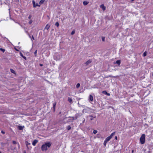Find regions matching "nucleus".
Here are the masks:
<instances>
[{"mask_svg": "<svg viewBox=\"0 0 153 153\" xmlns=\"http://www.w3.org/2000/svg\"><path fill=\"white\" fill-rule=\"evenodd\" d=\"M82 115L81 113H77L75 115L74 117L75 120H76L79 117H80Z\"/></svg>", "mask_w": 153, "mask_h": 153, "instance_id": "4", "label": "nucleus"}, {"mask_svg": "<svg viewBox=\"0 0 153 153\" xmlns=\"http://www.w3.org/2000/svg\"><path fill=\"white\" fill-rule=\"evenodd\" d=\"M50 27V26L48 24H47L46 25V27L45 28V29H47V30H48V29Z\"/></svg>", "mask_w": 153, "mask_h": 153, "instance_id": "15", "label": "nucleus"}, {"mask_svg": "<svg viewBox=\"0 0 153 153\" xmlns=\"http://www.w3.org/2000/svg\"><path fill=\"white\" fill-rule=\"evenodd\" d=\"M32 17V16L31 15H30L28 17V18L29 19H30Z\"/></svg>", "mask_w": 153, "mask_h": 153, "instance_id": "37", "label": "nucleus"}, {"mask_svg": "<svg viewBox=\"0 0 153 153\" xmlns=\"http://www.w3.org/2000/svg\"><path fill=\"white\" fill-rule=\"evenodd\" d=\"M13 143L14 144H16L17 143V142L15 141H13Z\"/></svg>", "mask_w": 153, "mask_h": 153, "instance_id": "33", "label": "nucleus"}, {"mask_svg": "<svg viewBox=\"0 0 153 153\" xmlns=\"http://www.w3.org/2000/svg\"><path fill=\"white\" fill-rule=\"evenodd\" d=\"M38 140H35L33 142H32V144L34 146H35L37 143L38 142Z\"/></svg>", "mask_w": 153, "mask_h": 153, "instance_id": "8", "label": "nucleus"}, {"mask_svg": "<svg viewBox=\"0 0 153 153\" xmlns=\"http://www.w3.org/2000/svg\"><path fill=\"white\" fill-rule=\"evenodd\" d=\"M97 132V131L96 130H94V131H93V133L94 134H96Z\"/></svg>", "mask_w": 153, "mask_h": 153, "instance_id": "29", "label": "nucleus"}, {"mask_svg": "<svg viewBox=\"0 0 153 153\" xmlns=\"http://www.w3.org/2000/svg\"><path fill=\"white\" fill-rule=\"evenodd\" d=\"M102 41L104 42L105 41L104 37L102 36Z\"/></svg>", "mask_w": 153, "mask_h": 153, "instance_id": "30", "label": "nucleus"}, {"mask_svg": "<svg viewBox=\"0 0 153 153\" xmlns=\"http://www.w3.org/2000/svg\"><path fill=\"white\" fill-rule=\"evenodd\" d=\"M89 116L91 117L90 120H93L94 118H95L96 117H93V116H92V115H90Z\"/></svg>", "mask_w": 153, "mask_h": 153, "instance_id": "21", "label": "nucleus"}, {"mask_svg": "<svg viewBox=\"0 0 153 153\" xmlns=\"http://www.w3.org/2000/svg\"><path fill=\"white\" fill-rule=\"evenodd\" d=\"M107 142H106V141H104V142L103 144H104V146H106V143H107Z\"/></svg>", "mask_w": 153, "mask_h": 153, "instance_id": "32", "label": "nucleus"}, {"mask_svg": "<svg viewBox=\"0 0 153 153\" xmlns=\"http://www.w3.org/2000/svg\"><path fill=\"white\" fill-rule=\"evenodd\" d=\"M134 151L132 150V152L133 153V152Z\"/></svg>", "mask_w": 153, "mask_h": 153, "instance_id": "47", "label": "nucleus"}, {"mask_svg": "<svg viewBox=\"0 0 153 153\" xmlns=\"http://www.w3.org/2000/svg\"><path fill=\"white\" fill-rule=\"evenodd\" d=\"M115 139L116 140H117V136H116L115 137Z\"/></svg>", "mask_w": 153, "mask_h": 153, "instance_id": "39", "label": "nucleus"}, {"mask_svg": "<svg viewBox=\"0 0 153 153\" xmlns=\"http://www.w3.org/2000/svg\"><path fill=\"white\" fill-rule=\"evenodd\" d=\"M20 56L22 57L24 59H25L26 60V58L25 56H24L22 53L21 52L20 53Z\"/></svg>", "mask_w": 153, "mask_h": 153, "instance_id": "14", "label": "nucleus"}, {"mask_svg": "<svg viewBox=\"0 0 153 153\" xmlns=\"http://www.w3.org/2000/svg\"><path fill=\"white\" fill-rule=\"evenodd\" d=\"M134 0H131V2H132L134 1Z\"/></svg>", "mask_w": 153, "mask_h": 153, "instance_id": "44", "label": "nucleus"}, {"mask_svg": "<svg viewBox=\"0 0 153 153\" xmlns=\"http://www.w3.org/2000/svg\"><path fill=\"white\" fill-rule=\"evenodd\" d=\"M116 63L119 65L120 63V60H117L116 61Z\"/></svg>", "mask_w": 153, "mask_h": 153, "instance_id": "19", "label": "nucleus"}, {"mask_svg": "<svg viewBox=\"0 0 153 153\" xmlns=\"http://www.w3.org/2000/svg\"><path fill=\"white\" fill-rule=\"evenodd\" d=\"M18 145L19 146V143H18Z\"/></svg>", "mask_w": 153, "mask_h": 153, "instance_id": "50", "label": "nucleus"}, {"mask_svg": "<svg viewBox=\"0 0 153 153\" xmlns=\"http://www.w3.org/2000/svg\"><path fill=\"white\" fill-rule=\"evenodd\" d=\"M152 76H153V74H152Z\"/></svg>", "mask_w": 153, "mask_h": 153, "instance_id": "49", "label": "nucleus"}, {"mask_svg": "<svg viewBox=\"0 0 153 153\" xmlns=\"http://www.w3.org/2000/svg\"><path fill=\"white\" fill-rule=\"evenodd\" d=\"M0 153H1L0 151Z\"/></svg>", "mask_w": 153, "mask_h": 153, "instance_id": "51", "label": "nucleus"}, {"mask_svg": "<svg viewBox=\"0 0 153 153\" xmlns=\"http://www.w3.org/2000/svg\"><path fill=\"white\" fill-rule=\"evenodd\" d=\"M0 50L1 51L3 52H4L5 51L4 49H3L2 48H0Z\"/></svg>", "mask_w": 153, "mask_h": 153, "instance_id": "26", "label": "nucleus"}, {"mask_svg": "<svg viewBox=\"0 0 153 153\" xmlns=\"http://www.w3.org/2000/svg\"><path fill=\"white\" fill-rule=\"evenodd\" d=\"M111 139V138H110V137L109 136H108L106 138V139L105 140V141H106L107 142H108V141H109Z\"/></svg>", "mask_w": 153, "mask_h": 153, "instance_id": "11", "label": "nucleus"}, {"mask_svg": "<svg viewBox=\"0 0 153 153\" xmlns=\"http://www.w3.org/2000/svg\"><path fill=\"white\" fill-rule=\"evenodd\" d=\"M102 93L105 94H107V92L106 91H102Z\"/></svg>", "mask_w": 153, "mask_h": 153, "instance_id": "36", "label": "nucleus"}, {"mask_svg": "<svg viewBox=\"0 0 153 153\" xmlns=\"http://www.w3.org/2000/svg\"><path fill=\"white\" fill-rule=\"evenodd\" d=\"M89 99L91 101H93V97L91 95H89Z\"/></svg>", "mask_w": 153, "mask_h": 153, "instance_id": "9", "label": "nucleus"}, {"mask_svg": "<svg viewBox=\"0 0 153 153\" xmlns=\"http://www.w3.org/2000/svg\"><path fill=\"white\" fill-rule=\"evenodd\" d=\"M10 19H11V18L10 17Z\"/></svg>", "mask_w": 153, "mask_h": 153, "instance_id": "48", "label": "nucleus"}, {"mask_svg": "<svg viewBox=\"0 0 153 153\" xmlns=\"http://www.w3.org/2000/svg\"><path fill=\"white\" fill-rule=\"evenodd\" d=\"M75 33V30H73L71 32V35H74Z\"/></svg>", "mask_w": 153, "mask_h": 153, "instance_id": "25", "label": "nucleus"}, {"mask_svg": "<svg viewBox=\"0 0 153 153\" xmlns=\"http://www.w3.org/2000/svg\"><path fill=\"white\" fill-rule=\"evenodd\" d=\"M109 76V77H112V76H111L110 75Z\"/></svg>", "mask_w": 153, "mask_h": 153, "instance_id": "46", "label": "nucleus"}, {"mask_svg": "<svg viewBox=\"0 0 153 153\" xmlns=\"http://www.w3.org/2000/svg\"><path fill=\"white\" fill-rule=\"evenodd\" d=\"M71 127L70 126H68L67 127V129L68 130H69L71 128Z\"/></svg>", "mask_w": 153, "mask_h": 153, "instance_id": "22", "label": "nucleus"}, {"mask_svg": "<svg viewBox=\"0 0 153 153\" xmlns=\"http://www.w3.org/2000/svg\"><path fill=\"white\" fill-rule=\"evenodd\" d=\"M32 3H33V7L34 8L36 7L37 6H40L39 5H38V4H36L35 1L33 0V1Z\"/></svg>", "mask_w": 153, "mask_h": 153, "instance_id": "5", "label": "nucleus"}, {"mask_svg": "<svg viewBox=\"0 0 153 153\" xmlns=\"http://www.w3.org/2000/svg\"><path fill=\"white\" fill-rule=\"evenodd\" d=\"M89 110H90V109L89 108H87L83 110L86 111H85V112L88 113L89 112Z\"/></svg>", "mask_w": 153, "mask_h": 153, "instance_id": "12", "label": "nucleus"}, {"mask_svg": "<svg viewBox=\"0 0 153 153\" xmlns=\"http://www.w3.org/2000/svg\"><path fill=\"white\" fill-rule=\"evenodd\" d=\"M67 117H65V118H64V120H65V119H67Z\"/></svg>", "mask_w": 153, "mask_h": 153, "instance_id": "42", "label": "nucleus"}, {"mask_svg": "<svg viewBox=\"0 0 153 153\" xmlns=\"http://www.w3.org/2000/svg\"><path fill=\"white\" fill-rule=\"evenodd\" d=\"M100 7L102 9L103 11H104L105 10V7L104 6V4H102L100 6Z\"/></svg>", "mask_w": 153, "mask_h": 153, "instance_id": "6", "label": "nucleus"}, {"mask_svg": "<svg viewBox=\"0 0 153 153\" xmlns=\"http://www.w3.org/2000/svg\"><path fill=\"white\" fill-rule=\"evenodd\" d=\"M80 84L79 83H78L76 85V88H78L80 87Z\"/></svg>", "mask_w": 153, "mask_h": 153, "instance_id": "24", "label": "nucleus"}, {"mask_svg": "<svg viewBox=\"0 0 153 153\" xmlns=\"http://www.w3.org/2000/svg\"><path fill=\"white\" fill-rule=\"evenodd\" d=\"M88 3V2H87L86 1H84L83 2V4L84 5H86Z\"/></svg>", "mask_w": 153, "mask_h": 153, "instance_id": "17", "label": "nucleus"}, {"mask_svg": "<svg viewBox=\"0 0 153 153\" xmlns=\"http://www.w3.org/2000/svg\"><path fill=\"white\" fill-rule=\"evenodd\" d=\"M24 153H26L25 152H24Z\"/></svg>", "mask_w": 153, "mask_h": 153, "instance_id": "52", "label": "nucleus"}, {"mask_svg": "<svg viewBox=\"0 0 153 153\" xmlns=\"http://www.w3.org/2000/svg\"><path fill=\"white\" fill-rule=\"evenodd\" d=\"M33 22V21L32 20H30V21L29 22V24H31Z\"/></svg>", "mask_w": 153, "mask_h": 153, "instance_id": "34", "label": "nucleus"}, {"mask_svg": "<svg viewBox=\"0 0 153 153\" xmlns=\"http://www.w3.org/2000/svg\"><path fill=\"white\" fill-rule=\"evenodd\" d=\"M32 39H33L34 40V38L33 37V36H32Z\"/></svg>", "mask_w": 153, "mask_h": 153, "instance_id": "41", "label": "nucleus"}, {"mask_svg": "<svg viewBox=\"0 0 153 153\" xmlns=\"http://www.w3.org/2000/svg\"><path fill=\"white\" fill-rule=\"evenodd\" d=\"M55 25L57 27H58L59 25V24L58 22H56L55 24Z\"/></svg>", "mask_w": 153, "mask_h": 153, "instance_id": "27", "label": "nucleus"}, {"mask_svg": "<svg viewBox=\"0 0 153 153\" xmlns=\"http://www.w3.org/2000/svg\"><path fill=\"white\" fill-rule=\"evenodd\" d=\"M146 54H147L146 52L145 51L143 53V56H146Z\"/></svg>", "mask_w": 153, "mask_h": 153, "instance_id": "31", "label": "nucleus"}, {"mask_svg": "<svg viewBox=\"0 0 153 153\" xmlns=\"http://www.w3.org/2000/svg\"><path fill=\"white\" fill-rule=\"evenodd\" d=\"M107 95H110V94H109V93H108V94H107Z\"/></svg>", "mask_w": 153, "mask_h": 153, "instance_id": "45", "label": "nucleus"}, {"mask_svg": "<svg viewBox=\"0 0 153 153\" xmlns=\"http://www.w3.org/2000/svg\"><path fill=\"white\" fill-rule=\"evenodd\" d=\"M115 133L116 132L115 131L114 132L112 133L110 136H109L111 138L113 137V136L115 135Z\"/></svg>", "mask_w": 153, "mask_h": 153, "instance_id": "13", "label": "nucleus"}, {"mask_svg": "<svg viewBox=\"0 0 153 153\" xmlns=\"http://www.w3.org/2000/svg\"><path fill=\"white\" fill-rule=\"evenodd\" d=\"M25 32L26 33H27V34H28V35L29 36V37L31 38V36L30 35L28 32L27 31H25Z\"/></svg>", "mask_w": 153, "mask_h": 153, "instance_id": "35", "label": "nucleus"}, {"mask_svg": "<svg viewBox=\"0 0 153 153\" xmlns=\"http://www.w3.org/2000/svg\"><path fill=\"white\" fill-rule=\"evenodd\" d=\"M1 132L3 134H5V132L4 131H1Z\"/></svg>", "mask_w": 153, "mask_h": 153, "instance_id": "38", "label": "nucleus"}, {"mask_svg": "<svg viewBox=\"0 0 153 153\" xmlns=\"http://www.w3.org/2000/svg\"><path fill=\"white\" fill-rule=\"evenodd\" d=\"M68 118H72V119H69L66 122L64 121L63 122V123L65 124L66 123H68L70 122H71L72 121L75 120L74 118V117H68Z\"/></svg>", "mask_w": 153, "mask_h": 153, "instance_id": "3", "label": "nucleus"}, {"mask_svg": "<svg viewBox=\"0 0 153 153\" xmlns=\"http://www.w3.org/2000/svg\"><path fill=\"white\" fill-rule=\"evenodd\" d=\"M85 121V119H84V120L83 121L82 123H84V121Z\"/></svg>", "mask_w": 153, "mask_h": 153, "instance_id": "43", "label": "nucleus"}, {"mask_svg": "<svg viewBox=\"0 0 153 153\" xmlns=\"http://www.w3.org/2000/svg\"><path fill=\"white\" fill-rule=\"evenodd\" d=\"M39 65L41 66H43V65L42 64H39Z\"/></svg>", "mask_w": 153, "mask_h": 153, "instance_id": "40", "label": "nucleus"}, {"mask_svg": "<svg viewBox=\"0 0 153 153\" xmlns=\"http://www.w3.org/2000/svg\"><path fill=\"white\" fill-rule=\"evenodd\" d=\"M24 128V126H18V129L19 130H22Z\"/></svg>", "mask_w": 153, "mask_h": 153, "instance_id": "10", "label": "nucleus"}, {"mask_svg": "<svg viewBox=\"0 0 153 153\" xmlns=\"http://www.w3.org/2000/svg\"><path fill=\"white\" fill-rule=\"evenodd\" d=\"M140 143L141 144H143L145 142V135L143 134L140 138Z\"/></svg>", "mask_w": 153, "mask_h": 153, "instance_id": "2", "label": "nucleus"}, {"mask_svg": "<svg viewBox=\"0 0 153 153\" xmlns=\"http://www.w3.org/2000/svg\"><path fill=\"white\" fill-rule=\"evenodd\" d=\"M68 101L70 103H71L72 102V99L71 98L68 97Z\"/></svg>", "mask_w": 153, "mask_h": 153, "instance_id": "18", "label": "nucleus"}, {"mask_svg": "<svg viewBox=\"0 0 153 153\" xmlns=\"http://www.w3.org/2000/svg\"><path fill=\"white\" fill-rule=\"evenodd\" d=\"M51 142L45 143V144L42 145L41 149L42 151H46L48 150V147L49 148L51 145Z\"/></svg>", "mask_w": 153, "mask_h": 153, "instance_id": "1", "label": "nucleus"}, {"mask_svg": "<svg viewBox=\"0 0 153 153\" xmlns=\"http://www.w3.org/2000/svg\"><path fill=\"white\" fill-rule=\"evenodd\" d=\"M10 70L11 73L13 74H15V71L13 69H10Z\"/></svg>", "mask_w": 153, "mask_h": 153, "instance_id": "20", "label": "nucleus"}, {"mask_svg": "<svg viewBox=\"0 0 153 153\" xmlns=\"http://www.w3.org/2000/svg\"><path fill=\"white\" fill-rule=\"evenodd\" d=\"M37 51L36 50V51H35V52L34 53V55L36 57V56H37Z\"/></svg>", "mask_w": 153, "mask_h": 153, "instance_id": "28", "label": "nucleus"}, {"mask_svg": "<svg viewBox=\"0 0 153 153\" xmlns=\"http://www.w3.org/2000/svg\"><path fill=\"white\" fill-rule=\"evenodd\" d=\"M45 1V0H41L39 2V4H42Z\"/></svg>", "mask_w": 153, "mask_h": 153, "instance_id": "23", "label": "nucleus"}, {"mask_svg": "<svg viewBox=\"0 0 153 153\" xmlns=\"http://www.w3.org/2000/svg\"><path fill=\"white\" fill-rule=\"evenodd\" d=\"M56 105V102H55L53 104V108L54 111H55Z\"/></svg>", "mask_w": 153, "mask_h": 153, "instance_id": "16", "label": "nucleus"}, {"mask_svg": "<svg viewBox=\"0 0 153 153\" xmlns=\"http://www.w3.org/2000/svg\"><path fill=\"white\" fill-rule=\"evenodd\" d=\"M92 62V61L91 60L89 59L85 63V64L86 65H88L89 64L91 63Z\"/></svg>", "mask_w": 153, "mask_h": 153, "instance_id": "7", "label": "nucleus"}]
</instances>
